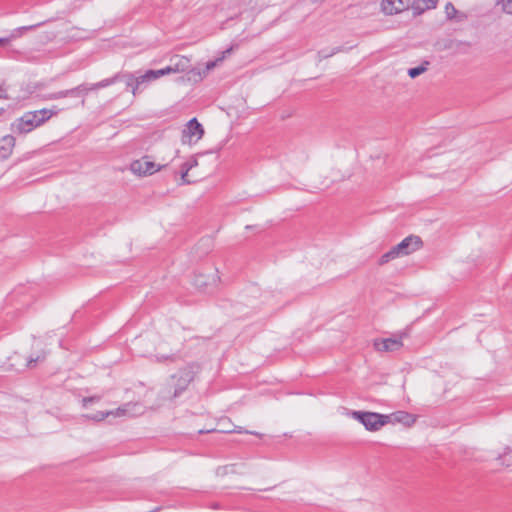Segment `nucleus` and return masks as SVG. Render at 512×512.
Instances as JSON below:
<instances>
[{"instance_id":"1","label":"nucleus","mask_w":512,"mask_h":512,"mask_svg":"<svg viewBox=\"0 0 512 512\" xmlns=\"http://www.w3.org/2000/svg\"><path fill=\"white\" fill-rule=\"evenodd\" d=\"M57 112L50 109L28 111L11 123V131L16 134H27L43 125Z\"/></svg>"},{"instance_id":"2","label":"nucleus","mask_w":512,"mask_h":512,"mask_svg":"<svg viewBox=\"0 0 512 512\" xmlns=\"http://www.w3.org/2000/svg\"><path fill=\"white\" fill-rule=\"evenodd\" d=\"M160 78L159 70H147L144 73L136 71L134 73L125 72V85L127 89L135 95L138 91L145 89L150 83Z\"/></svg>"},{"instance_id":"3","label":"nucleus","mask_w":512,"mask_h":512,"mask_svg":"<svg viewBox=\"0 0 512 512\" xmlns=\"http://www.w3.org/2000/svg\"><path fill=\"white\" fill-rule=\"evenodd\" d=\"M194 379V371L191 367H185L180 369L176 374H173L168 383L167 389L169 393H172L171 398L179 396Z\"/></svg>"},{"instance_id":"4","label":"nucleus","mask_w":512,"mask_h":512,"mask_svg":"<svg viewBox=\"0 0 512 512\" xmlns=\"http://www.w3.org/2000/svg\"><path fill=\"white\" fill-rule=\"evenodd\" d=\"M350 415L352 418L359 421L366 430L371 432L379 431L387 424L388 419L386 414L368 411H352Z\"/></svg>"},{"instance_id":"5","label":"nucleus","mask_w":512,"mask_h":512,"mask_svg":"<svg viewBox=\"0 0 512 512\" xmlns=\"http://www.w3.org/2000/svg\"><path fill=\"white\" fill-rule=\"evenodd\" d=\"M204 135V128L196 118H192L187 122L185 128L182 131V142L183 143H196Z\"/></svg>"},{"instance_id":"6","label":"nucleus","mask_w":512,"mask_h":512,"mask_svg":"<svg viewBox=\"0 0 512 512\" xmlns=\"http://www.w3.org/2000/svg\"><path fill=\"white\" fill-rule=\"evenodd\" d=\"M130 170L133 174L143 177L158 172L160 170V165L150 161L149 157L145 156L131 162Z\"/></svg>"},{"instance_id":"7","label":"nucleus","mask_w":512,"mask_h":512,"mask_svg":"<svg viewBox=\"0 0 512 512\" xmlns=\"http://www.w3.org/2000/svg\"><path fill=\"white\" fill-rule=\"evenodd\" d=\"M402 337H392L385 339H376L374 341V348L379 352H395L402 348Z\"/></svg>"},{"instance_id":"8","label":"nucleus","mask_w":512,"mask_h":512,"mask_svg":"<svg viewBox=\"0 0 512 512\" xmlns=\"http://www.w3.org/2000/svg\"><path fill=\"white\" fill-rule=\"evenodd\" d=\"M422 245L423 242L419 236L410 235L397 244V249L403 256H407L419 250Z\"/></svg>"},{"instance_id":"9","label":"nucleus","mask_w":512,"mask_h":512,"mask_svg":"<svg viewBox=\"0 0 512 512\" xmlns=\"http://www.w3.org/2000/svg\"><path fill=\"white\" fill-rule=\"evenodd\" d=\"M411 0H382L381 9L386 15H394L407 10Z\"/></svg>"},{"instance_id":"10","label":"nucleus","mask_w":512,"mask_h":512,"mask_svg":"<svg viewBox=\"0 0 512 512\" xmlns=\"http://www.w3.org/2000/svg\"><path fill=\"white\" fill-rule=\"evenodd\" d=\"M387 424L389 423H402L405 426H411L415 423L416 418L414 415L405 412V411H397L392 414H387Z\"/></svg>"},{"instance_id":"11","label":"nucleus","mask_w":512,"mask_h":512,"mask_svg":"<svg viewBox=\"0 0 512 512\" xmlns=\"http://www.w3.org/2000/svg\"><path fill=\"white\" fill-rule=\"evenodd\" d=\"M15 142L12 135H5L0 139V160H6L11 156Z\"/></svg>"},{"instance_id":"12","label":"nucleus","mask_w":512,"mask_h":512,"mask_svg":"<svg viewBox=\"0 0 512 512\" xmlns=\"http://www.w3.org/2000/svg\"><path fill=\"white\" fill-rule=\"evenodd\" d=\"M117 82H124L125 83V72H119L115 74L114 76L110 78L103 79L97 83L89 84L91 91L98 90L101 88L108 87L112 84H115Z\"/></svg>"},{"instance_id":"13","label":"nucleus","mask_w":512,"mask_h":512,"mask_svg":"<svg viewBox=\"0 0 512 512\" xmlns=\"http://www.w3.org/2000/svg\"><path fill=\"white\" fill-rule=\"evenodd\" d=\"M91 92L90 85L88 83H82L74 88L68 89V97L80 98L81 105H85V97Z\"/></svg>"},{"instance_id":"14","label":"nucleus","mask_w":512,"mask_h":512,"mask_svg":"<svg viewBox=\"0 0 512 512\" xmlns=\"http://www.w3.org/2000/svg\"><path fill=\"white\" fill-rule=\"evenodd\" d=\"M175 60L176 62L173 65H168L162 68V76L185 70L187 61L179 58L178 56L175 57Z\"/></svg>"},{"instance_id":"15","label":"nucleus","mask_w":512,"mask_h":512,"mask_svg":"<svg viewBox=\"0 0 512 512\" xmlns=\"http://www.w3.org/2000/svg\"><path fill=\"white\" fill-rule=\"evenodd\" d=\"M437 0H417L412 8L415 15L423 13L427 9L435 8Z\"/></svg>"},{"instance_id":"16","label":"nucleus","mask_w":512,"mask_h":512,"mask_svg":"<svg viewBox=\"0 0 512 512\" xmlns=\"http://www.w3.org/2000/svg\"><path fill=\"white\" fill-rule=\"evenodd\" d=\"M189 171L190 170L181 164L179 173L174 174V180L177 182V185L181 186L194 182V180L188 178Z\"/></svg>"},{"instance_id":"17","label":"nucleus","mask_w":512,"mask_h":512,"mask_svg":"<svg viewBox=\"0 0 512 512\" xmlns=\"http://www.w3.org/2000/svg\"><path fill=\"white\" fill-rule=\"evenodd\" d=\"M402 253H400V250L397 249V245L393 246L388 252L384 253L380 259L379 264L384 265L388 263L391 260H394L398 257H402Z\"/></svg>"},{"instance_id":"18","label":"nucleus","mask_w":512,"mask_h":512,"mask_svg":"<svg viewBox=\"0 0 512 512\" xmlns=\"http://www.w3.org/2000/svg\"><path fill=\"white\" fill-rule=\"evenodd\" d=\"M136 405L137 404L125 403L115 410L108 411V413H110V415H112L114 417H122V416L131 415L132 414L131 409L134 408Z\"/></svg>"},{"instance_id":"19","label":"nucleus","mask_w":512,"mask_h":512,"mask_svg":"<svg viewBox=\"0 0 512 512\" xmlns=\"http://www.w3.org/2000/svg\"><path fill=\"white\" fill-rule=\"evenodd\" d=\"M497 460L500 462L501 465L506 467L512 466V447L507 446L504 448L503 453L499 454L497 457Z\"/></svg>"},{"instance_id":"20","label":"nucleus","mask_w":512,"mask_h":512,"mask_svg":"<svg viewBox=\"0 0 512 512\" xmlns=\"http://www.w3.org/2000/svg\"><path fill=\"white\" fill-rule=\"evenodd\" d=\"M35 26H23V27H19L17 29H15L11 35L9 37H0V46H5L6 44H8L10 42V40L12 38H16L17 36H19L21 34L22 31H27V30H30L32 28H34Z\"/></svg>"},{"instance_id":"21","label":"nucleus","mask_w":512,"mask_h":512,"mask_svg":"<svg viewBox=\"0 0 512 512\" xmlns=\"http://www.w3.org/2000/svg\"><path fill=\"white\" fill-rule=\"evenodd\" d=\"M108 416H110V413H108V411H105V412L98 411L96 413L84 414L83 415V417H85L86 419L92 420V421H95V422L102 421V420H104Z\"/></svg>"},{"instance_id":"22","label":"nucleus","mask_w":512,"mask_h":512,"mask_svg":"<svg viewBox=\"0 0 512 512\" xmlns=\"http://www.w3.org/2000/svg\"><path fill=\"white\" fill-rule=\"evenodd\" d=\"M232 50H233V47H230V48L226 49L225 51H223L221 57L217 58L214 61H209L206 65V68L208 70L213 69L219 62L223 61L232 52Z\"/></svg>"},{"instance_id":"23","label":"nucleus","mask_w":512,"mask_h":512,"mask_svg":"<svg viewBox=\"0 0 512 512\" xmlns=\"http://www.w3.org/2000/svg\"><path fill=\"white\" fill-rule=\"evenodd\" d=\"M496 5L509 15H512V0H496Z\"/></svg>"},{"instance_id":"24","label":"nucleus","mask_w":512,"mask_h":512,"mask_svg":"<svg viewBox=\"0 0 512 512\" xmlns=\"http://www.w3.org/2000/svg\"><path fill=\"white\" fill-rule=\"evenodd\" d=\"M194 285L199 288L205 290L208 286V282L206 280L205 275L203 274H197L194 278Z\"/></svg>"},{"instance_id":"25","label":"nucleus","mask_w":512,"mask_h":512,"mask_svg":"<svg viewBox=\"0 0 512 512\" xmlns=\"http://www.w3.org/2000/svg\"><path fill=\"white\" fill-rule=\"evenodd\" d=\"M46 355L45 353H42V354H39L37 356H30L28 359H27V363H26V366L28 368H32L34 367L38 362L40 361H43L45 359Z\"/></svg>"},{"instance_id":"26","label":"nucleus","mask_w":512,"mask_h":512,"mask_svg":"<svg viewBox=\"0 0 512 512\" xmlns=\"http://www.w3.org/2000/svg\"><path fill=\"white\" fill-rule=\"evenodd\" d=\"M426 70H427V67H426V66H424V65H420V66H417V67L410 68V69L408 70V75H409L411 78H416V77H418L419 75H421L422 73H424Z\"/></svg>"},{"instance_id":"27","label":"nucleus","mask_w":512,"mask_h":512,"mask_svg":"<svg viewBox=\"0 0 512 512\" xmlns=\"http://www.w3.org/2000/svg\"><path fill=\"white\" fill-rule=\"evenodd\" d=\"M445 13H446L447 19L451 20L455 17L457 10L455 9L454 5L449 2L445 6Z\"/></svg>"},{"instance_id":"28","label":"nucleus","mask_w":512,"mask_h":512,"mask_svg":"<svg viewBox=\"0 0 512 512\" xmlns=\"http://www.w3.org/2000/svg\"><path fill=\"white\" fill-rule=\"evenodd\" d=\"M203 154H197L186 162H183L182 165L185 166L188 170H191L193 167L198 166V157Z\"/></svg>"},{"instance_id":"29","label":"nucleus","mask_w":512,"mask_h":512,"mask_svg":"<svg viewBox=\"0 0 512 512\" xmlns=\"http://www.w3.org/2000/svg\"><path fill=\"white\" fill-rule=\"evenodd\" d=\"M100 400H101V396H98V395H94V396H90V397H84L82 399V406L84 408H87L89 404L99 402Z\"/></svg>"},{"instance_id":"30","label":"nucleus","mask_w":512,"mask_h":512,"mask_svg":"<svg viewBox=\"0 0 512 512\" xmlns=\"http://www.w3.org/2000/svg\"><path fill=\"white\" fill-rule=\"evenodd\" d=\"M68 97V89L51 93L49 98L52 100H58Z\"/></svg>"},{"instance_id":"31","label":"nucleus","mask_w":512,"mask_h":512,"mask_svg":"<svg viewBox=\"0 0 512 512\" xmlns=\"http://www.w3.org/2000/svg\"><path fill=\"white\" fill-rule=\"evenodd\" d=\"M225 432H237V433H242V429L239 428V429H233V430H226Z\"/></svg>"},{"instance_id":"32","label":"nucleus","mask_w":512,"mask_h":512,"mask_svg":"<svg viewBox=\"0 0 512 512\" xmlns=\"http://www.w3.org/2000/svg\"><path fill=\"white\" fill-rule=\"evenodd\" d=\"M213 430H207V431H203V430H199V433L202 434V433H209V432H212Z\"/></svg>"},{"instance_id":"33","label":"nucleus","mask_w":512,"mask_h":512,"mask_svg":"<svg viewBox=\"0 0 512 512\" xmlns=\"http://www.w3.org/2000/svg\"><path fill=\"white\" fill-rule=\"evenodd\" d=\"M334 53H335V52H332L331 54H324V55H323V57H324V58H327V57H329V56L333 55Z\"/></svg>"},{"instance_id":"34","label":"nucleus","mask_w":512,"mask_h":512,"mask_svg":"<svg viewBox=\"0 0 512 512\" xmlns=\"http://www.w3.org/2000/svg\"><path fill=\"white\" fill-rule=\"evenodd\" d=\"M246 433H249L248 431H245ZM252 435H256L255 432H250Z\"/></svg>"}]
</instances>
